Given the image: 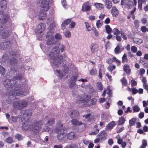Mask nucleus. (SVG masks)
Wrapping results in <instances>:
<instances>
[{
    "label": "nucleus",
    "instance_id": "49",
    "mask_svg": "<svg viewBox=\"0 0 148 148\" xmlns=\"http://www.w3.org/2000/svg\"><path fill=\"white\" fill-rule=\"evenodd\" d=\"M124 121L125 119L124 117H123L121 116L119 121V125H121L123 124L124 123Z\"/></svg>",
    "mask_w": 148,
    "mask_h": 148
},
{
    "label": "nucleus",
    "instance_id": "6",
    "mask_svg": "<svg viewBox=\"0 0 148 148\" xmlns=\"http://www.w3.org/2000/svg\"><path fill=\"white\" fill-rule=\"evenodd\" d=\"M27 104V102L26 100H21L19 102L15 101L14 103H13V106L15 109L21 110L26 107Z\"/></svg>",
    "mask_w": 148,
    "mask_h": 148
},
{
    "label": "nucleus",
    "instance_id": "1",
    "mask_svg": "<svg viewBox=\"0 0 148 148\" xmlns=\"http://www.w3.org/2000/svg\"><path fill=\"white\" fill-rule=\"evenodd\" d=\"M27 89L28 86L26 84H23L22 86L20 84L16 85L14 89L10 90V96L6 99V102L8 104L14 103L16 99L15 96L26 95Z\"/></svg>",
    "mask_w": 148,
    "mask_h": 148
},
{
    "label": "nucleus",
    "instance_id": "16",
    "mask_svg": "<svg viewBox=\"0 0 148 148\" xmlns=\"http://www.w3.org/2000/svg\"><path fill=\"white\" fill-rule=\"evenodd\" d=\"M71 123L72 125L75 126H79L82 125H84V127L85 128L86 124L83 123L82 121H79L75 119H73L71 120Z\"/></svg>",
    "mask_w": 148,
    "mask_h": 148
},
{
    "label": "nucleus",
    "instance_id": "28",
    "mask_svg": "<svg viewBox=\"0 0 148 148\" xmlns=\"http://www.w3.org/2000/svg\"><path fill=\"white\" fill-rule=\"evenodd\" d=\"M8 56L6 54H4L2 57L0 58V62L3 63L5 62L9 58Z\"/></svg>",
    "mask_w": 148,
    "mask_h": 148
},
{
    "label": "nucleus",
    "instance_id": "5",
    "mask_svg": "<svg viewBox=\"0 0 148 148\" xmlns=\"http://www.w3.org/2000/svg\"><path fill=\"white\" fill-rule=\"evenodd\" d=\"M16 80L12 79H7L5 80L3 82V85L5 87L9 88H14L13 89H14L15 87L17 84H16ZM23 84H20L22 86ZM17 84V85H18Z\"/></svg>",
    "mask_w": 148,
    "mask_h": 148
},
{
    "label": "nucleus",
    "instance_id": "7",
    "mask_svg": "<svg viewBox=\"0 0 148 148\" xmlns=\"http://www.w3.org/2000/svg\"><path fill=\"white\" fill-rule=\"evenodd\" d=\"M0 36L1 39H4L9 37L11 35L10 30L5 29L2 26L0 27Z\"/></svg>",
    "mask_w": 148,
    "mask_h": 148
},
{
    "label": "nucleus",
    "instance_id": "15",
    "mask_svg": "<svg viewBox=\"0 0 148 148\" xmlns=\"http://www.w3.org/2000/svg\"><path fill=\"white\" fill-rule=\"evenodd\" d=\"M10 42L6 40H4L2 42L0 45V49L1 50L5 49L9 47Z\"/></svg>",
    "mask_w": 148,
    "mask_h": 148
},
{
    "label": "nucleus",
    "instance_id": "62",
    "mask_svg": "<svg viewBox=\"0 0 148 148\" xmlns=\"http://www.w3.org/2000/svg\"><path fill=\"white\" fill-rule=\"evenodd\" d=\"M75 25V23L73 21H71V24L69 25V27H70L71 28H74Z\"/></svg>",
    "mask_w": 148,
    "mask_h": 148
},
{
    "label": "nucleus",
    "instance_id": "40",
    "mask_svg": "<svg viewBox=\"0 0 148 148\" xmlns=\"http://www.w3.org/2000/svg\"><path fill=\"white\" fill-rule=\"evenodd\" d=\"M112 32L114 35L116 36L118 35L120 33L121 34V31H119L116 28H114L112 30Z\"/></svg>",
    "mask_w": 148,
    "mask_h": 148
},
{
    "label": "nucleus",
    "instance_id": "35",
    "mask_svg": "<svg viewBox=\"0 0 148 148\" xmlns=\"http://www.w3.org/2000/svg\"><path fill=\"white\" fill-rule=\"evenodd\" d=\"M105 28L106 32L108 34H111L112 30L109 25H106L105 26Z\"/></svg>",
    "mask_w": 148,
    "mask_h": 148
},
{
    "label": "nucleus",
    "instance_id": "9",
    "mask_svg": "<svg viewBox=\"0 0 148 148\" xmlns=\"http://www.w3.org/2000/svg\"><path fill=\"white\" fill-rule=\"evenodd\" d=\"M40 6L42 8V10L44 11H47L49 9V0H39Z\"/></svg>",
    "mask_w": 148,
    "mask_h": 148
},
{
    "label": "nucleus",
    "instance_id": "3",
    "mask_svg": "<svg viewBox=\"0 0 148 148\" xmlns=\"http://www.w3.org/2000/svg\"><path fill=\"white\" fill-rule=\"evenodd\" d=\"M60 53L59 48L56 46L51 50L49 54L50 62L55 66H59V64L62 62L63 57L62 56H59Z\"/></svg>",
    "mask_w": 148,
    "mask_h": 148
},
{
    "label": "nucleus",
    "instance_id": "21",
    "mask_svg": "<svg viewBox=\"0 0 148 148\" xmlns=\"http://www.w3.org/2000/svg\"><path fill=\"white\" fill-rule=\"evenodd\" d=\"M18 60L15 57L11 58L9 60L10 64L13 66H15L17 63Z\"/></svg>",
    "mask_w": 148,
    "mask_h": 148
},
{
    "label": "nucleus",
    "instance_id": "2",
    "mask_svg": "<svg viewBox=\"0 0 148 148\" xmlns=\"http://www.w3.org/2000/svg\"><path fill=\"white\" fill-rule=\"evenodd\" d=\"M42 125L41 121L35 120L33 122L24 123L22 125L21 128L24 131L28 130L32 131L34 134L37 135L40 131Z\"/></svg>",
    "mask_w": 148,
    "mask_h": 148
},
{
    "label": "nucleus",
    "instance_id": "54",
    "mask_svg": "<svg viewBox=\"0 0 148 148\" xmlns=\"http://www.w3.org/2000/svg\"><path fill=\"white\" fill-rule=\"evenodd\" d=\"M113 58L114 60L113 62H115L118 65H119L121 64V61L117 59L116 57H113Z\"/></svg>",
    "mask_w": 148,
    "mask_h": 148
},
{
    "label": "nucleus",
    "instance_id": "42",
    "mask_svg": "<svg viewBox=\"0 0 148 148\" xmlns=\"http://www.w3.org/2000/svg\"><path fill=\"white\" fill-rule=\"evenodd\" d=\"M15 137L18 141H21L23 139V137L19 134H16L15 135Z\"/></svg>",
    "mask_w": 148,
    "mask_h": 148
},
{
    "label": "nucleus",
    "instance_id": "8",
    "mask_svg": "<svg viewBox=\"0 0 148 148\" xmlns=\"http://www.w3.org/2000/svg\"><path fill=\"white\" fill-rule=\"evenodd\" d=\"M96 101L97 100L95 98H93L90 100H88V99H82L79 100H78L77 102L79 103H85V106L88 107L95 105Z\"/></svg>",
    "mask_w": 148,
    "mask_h": 148
},
{
    "label": "nucleus",
    "instance_id": "13",
    "mask_svg": "<svg viewBox=\"0 0 148 148\" xmlns=\"http://www.w3.org/2000/svg\"><path fill=\"white\" fill-rule=\"evenodd\" d=\"M90 47V51L92 54H93L95 52H97L96 56H99V55L97 53L98 51L99 46L96 43H92L91 44Z\"/></svg>",
    "mask_w": 148,
    "mask_h": 148
},
{
    "label": "nucleus",
    "instance_id": "30",
    "mask_svg": "<svg viewBox=\"0 0 148 148\" xmlns=\"http://www.w3.org/2000/svg\"><path fill=\"white\" fill-rule=\"evenodd\" d=\"M0 6L2 8L5 9L7 6V3L6 0H3L0 2Z\"/></svg>",
    "mask_w": 148,
    "mask_h": 148
},
{
    "label": "nucleus",
    "instance_id": "17",
    "mask_svg": "<svg viewBox=\"0 0 148 148\" xmlns=\"http://www.w3.org/2000/svg\"><path fill=\"white\" fill-rule=\"evenodd\" d=\"M71 18H68L64 21L62 23L61 27L62 29L64 30L65 28V25H68L71 22Z\"/></svg>",
    "mask_w": 148,
    "mask_h": 148
},
{
    "label": "nucleus",
    "instance_id": "57",
    "mask_svg": "<svg viewBox=\"0 0 148 148\" xmlns=\"http://www.w3.org/2000/svg\"><path fill=\"white\" fill-rule=\"evenodd\" d=\"M121 36L125 40L127 39L126 36L125 34V33L124 31L121 30Z\"/></svg>",
    "mask_w": 148,
    "mask_h": 148
},
{
    "label": "nucleus",
    "instance_id": "43",
    "mask_svg": "<svg viewBox=\"0 0 148 148\" xmlns=\"http://www.w3.org/2000/svg\"><path fill=\"white\" fill-rule=\"evenodd\" d=\"M132 110L134 112H137L140 110V108L137 105H135L132 107Z\"/></svg>",
    "mask_w": 148,
    "mask_h": 148
},
{
    "label": "nucleus",
    "instance_id": "26",
    "mask_svg": "<svg viewBox=\"0 0 148 148\" xmlns=\"http://www.w3.org/2000/svg\"><path fill=\"white\" fill-rule=\"evenodd\" d=\"M67 138L70 140L73 139L75 137V135L73 132H71L66 134Z\"/></svg>",
    "mask_w": 148,
    "mask_h": 148
},
{
    "label": "nucleus",
    "instance_id": "27",
    "mask_svg": "<svg viewBox=\"0 0 148 148\" xmlns=\"http://www.w3.org/2000/svg\"><path fill=\"white\" fill-rule=\"evenodd\" d=\"M117 143L121 145L123 148H125L126 145V143L125 142H123V140L120 138H118Z\"/></svg>",
    "mask_w": 148,
    "mask_h": 148
},
{
    "label": "nucleus",
    "instance_id": "61",
    "mask_svg": "<svg viewBox=\"0 0 148 148\" xmlns=\"http://www.w3.org/2000/svg\"><path fill=\"white\" fill-rule=\"evenodd\" d=\"M98 77L100 79H101L102 78V70L101 69H100L99 70V75Z\"/></svg>",
    "mask_w": 148,
    "mask_h": 148
},
{
    "label": "nucleus",
    "instance_id": "4",
    "mask_svg": "<svg viewBox=\"0 0 148 148\" xmlns=\"http://www.w3.org/2000/svg\"><path fill=\"white\" fill-rule=\"evenodd\" d=\"M63 124L62 121H58L56 123L55 129L56 133L57 134L58 139L60 141L63 140L66 137L67 130L65 127H63Z\"/></svg>",
    "mask_w": 148,
    "mask_h": 148
},
{
    "label": "nucleus",
    "instance_id": "29",
    "mask_svg": "<svg viewBox=\"0 0 148 148\" xmlns=\"http://www.w3.org/2000/svg\"><path fill=\"white\" fill-rule=\"evenodd\" d=\"M55 123V119L52 118L50 119L46 123L45 125L47 126L51 125Z\"/></svg>",
    "mask_w": 148,
    "mask_h": 148
},
{
    "label": "nucleus",
    "instance_id": "11",
    "mask_svg": "<svg viewBox=\"0 0 148 148\" xmlns=\"http://www.w3.org/2000/svg\"><path fill=\"white\" fill-rule=\"evenodd\" d=\"M46 25L43 23L39 24L35 29V32L36 34H39L42 33L45 30Z\"/></svg>",
    "mask_w": 148,
    "mask_h": 148
},
{
    "label": "nucleus",
    "instance_id": "33",
    "mask_svg": "<svg viewBox=\"0 0 148 148\" xmlns=\"http://www.w3.org/2000/svg\"><path fill=\"white\" fill-rule=\"evenodd\" d=\"M54 32L53 29H50L49 31L47 32L46 35V38H49L51 36Z\"/></svg>",
    "mask_w": 148,
    "mask_h": 148
},
{
    "label": "nucleus",
    "instance_id": "46",
    "mask_svg": "<svg viewBox=\"0 0 148 148\" xmlns=\"http://www.w3.org/2000/svg\"><path fill=\"white\" fill-rule=\"evenodd\" d=\"M96 7L99 10H101L103 8L102 6L103 5L99 3H96L95 4Z\"/></svg>",
    "mask_w": 148,
    "mask_h": 148
},
{
    "label": "nucleus",
    "instance_id": "14",
    "mask_svg": "<svg viewBox=\"0 0 148 148\" xmlns=\"http://www.w3.org/2000/svg\"><path fill=\"white\" fill-rule=\"evenodd\" d=\"M32 114V111L30 109L26 110L23 114V118L25 120H28L31 116Z\"/></svg>",
    "mask_w": 148,
    "mask_h": 148
},
{
    "label": "nucleus",
    "instance_id": "45",
    "mask_svg": "<svg viewBox=\"0 0 148 148\" xmlns=\"http://www.w3.org/2000/svg\"><path fill=\"white\" fill-rule=\"evenodd\" d=\"M78 77V75H76L75 76H73L71 77L70 80L72 81V82L75 83L77 80Z\"/></svg>",
    "mask_w": 148,
    "mask_h": 148
},
{
    "label": "nucleus",
    "instance_id": "41",
    "mask_svg": "<svg viewBox=\"0 0 148 148\" xmlns=\"http://www.w3.org/2000/svg\"><path fill=\"white\" fill-rule=\"evenodd\" d=\"M23 78V76L22 75L20 74H18L16 76L14 77L13 78L12 80H21Z\"/></svg>",
    "mask_w": 148,
    "mask_h": 148
},
{
    "label": "nucleus",
    "instance_id": "56",
    "mask_svg": "<svg viewBox=\"0 0 148 148\" xmlns=\"http://www.w3.org/2000/svg\"><path fill=\"white\" fill-rule=\"evenodd\" d=\"M136 121V119L133 118L130 120V126H132L135 124V122Z\"/></svg>",
    "mask_w": 148,
    "mask_h": 148
},
{
    "label": "nucleus",
    "instance_id": "52",
    "mask_svg": "<svg viewBox=\"0 0 148 148\" xmlns=\"http://www.w3.org/2000/svg\"><path fill=\"white\" fill-rule=\"evenodd\" d=\"M115 68L116 67L114 65H111L108 66V69L110 71L112 72Z\"/></svg>",
    "mask_w": 148,
    "mask_h": 148
},
{
    "label": "nucleus",
    "instance_id": "22",
    "mask_svg": "<svg viewBox=\"0 0 148 148\" xmlns=\"http://www.w3.org/2000/svg\"><path fill=\"white\" fill-rule=\"evenodd\" d=\"M79 112L77 110H73L71 112L70 116L71 118H77Z\"/></svg>",
    "mask_w": 148,
    "mask_h": 148
},
{
    "label": "nucleus",
    "instance_id": "53",
    "mask_svg": "<svg viewBox=\"0 0 148 148\" xmlns=\"http://www.w3.org/2000/svg\"><path fill=\"white\" fill-rule=\"evenodd\" d=\"M102 23L101 22L100 20H98L97 21L96 26L98 28H99L101 27L102 25Z\"/></svg>",
    "mask_w": 148,
    "mask_h": 148
},
{
    "label": "nucleus",
    "instance_id": "64",
    "mask_svg": "<svg viewBox=\"0 0 148 148\" xmlns=\"http://www.w3.org/2000/svg\"><path fill=\"white\" fill-rule=\"evenodd\" d=\"M64 35L66 37L69 38L71 36V33L70 32L67 31L65 32Z\"/></svg>",
    "mask_w": 148,
    "mask_h": 148
},
{
    "label": "nucleus",
    "instance_id": "34",
    "mask_svg": "<svg viewBox=\"0 0 148 148\" xmlns=\"http://www.w3.org/2000/svg\"><path fill=\"white\" fill-rule=\"evenodd\" d=\"M89 73L91 75H95L97 73V70L95 68L93 67L90 71Z\"/></svg>",
    "mask_w": 148,
    "mask_h": 148
},
{
    "label": "nucleus",
    "instance_id": "12",
    "mask_svg": "<svg viewBox=\"0 0 148 148\" xmlns=\"http://www.w3.org/2000/svg\"><path fill=\"white\" fill-rule=\"evenodd\" d=\"M124 7L123 12L125 14L127 15V17L128 19H130V0H125L124 2Z\"/></svg>",
    "mask_w": 148,
    "mask_h": 148
},
{
    "label": "nucleus",
    "instance_id": "55",
    "mask_svg": "<svg viewBox=\"0 0 148 148\" xmlns=\"http://www.w3.org/2000/svg\"><path fill=\"white\" fill-rule=\"evenodd\" d=\"M6 142L10 144H11L13 142V139L10 137H9L6 139Z\"/></svg>",
    "mask_w": 148,
    "mask_h": 148
},
{
    "label": "nucleus",
    "instance_id": "59",
    "mask_svg": "<svg viewBox=\"0 0 148 148\" xmlns=\"http://www.w3.org/2000/svg\"><path fill=\"white\" fill-rule=\"evenodd\" d=\"M145 70L143 68H141L140 69L139 74L140 76H143V74L145 73Z\"/></svg>",
    "mask_w": 148,
    "mask_h": 148
},
{
    "label": "nucleus",
    "instance_id": "37",
    "mask_svg": "<svg viewBox=\"0 0 148 148\" xmlns=\"http://www.w3.org/2000/svg\"><path fill=\"white\" fill-rule=\"evenodd\" d=\"M91 34L93 35L96 37H97L98 36V32L95 28L93 27L92 29Z\"/></svg>",
    "mask_w": 148,
    "mask_h": 148
},
{
    "label": "nucleus",
    "instance_id": "63",
    "mask_svg": "<svg viewBox=\"0 0 148 148\" xmlns=\"http://www.w3.org/2000/svg\"><path fill=\"white\" fill-rule=\"evenodd\" d=\"M55 37L56 39L60 40L62 38V37L60 34L59 33H57L55 35Z\"/></svg>",
    "mask_w": 148,
    "mask_h": 148
},
{
    "label": "nucleus",
    "instance_id": "60",
    "mask_svg": "<svg viewBox=\"0 0 148 148\" xmlns=\"http://www.w3.org/2000/svg\"><path fill=\"white\" fill-rule=\"evenodd\" d=\"M131 50L133 53H135L137 50V48L135 46H132L131 48Z\"/></svg>",
    "mask_w": 148,
    "mask_h": 148
},
{
    "label": "nucleus",
    "instance_id": "20",
    "mask_svg": "<svg viewBox=\"0 0 148 148\" xmlns=\"http://www.w3.org/2000/svg\"><path fill=\"white\" fill-rule=\"evenodd\" d=\"M56 43V41L53 37H51L50 38H49L47 41V44L48 45H53Z\"/></svg>",
    "mask_w": 148,
    "mask_h": 148
},
{
    "label": "nucleus",
    "instance_id": "32",
    "mask_svg": "<svg viewBox=\"0 0 148 148\" xmlns=\"http://www.w3.org/2000/svg\"><path fill=\"white\" fill-rule=\"evenodd\" d=\"M87 3L88 4L89 3L87 1L86 2V3H85L84 4V7L85 8V10L86 11H89L91 9V6L87 4Z\"/></svg>",
    "mask_w": 148,
    "mask_h": 148
},
{
    "label": "nucleus",
    "instance_id": "51",
    "mask_svg": "<svg viewBox=\"0 0 148 148\" xmlns=\"http://www.w3.org/2000/svg\"><path fill=\"white\" fill-rule=\"evenodd\" d=\"M85 24L86 28L87 29V31H90L92 29L90 25H89L88 23L87 22H85Z\"/></svg>",
    "mask_w": 148,
    "mask_h": 148
},
{
    "label": "nucleus",
    "instance_id": "58",
    "mask_svg": "<svg viewBox=\"0 0 148 148\" xmlns=\"http://www.w3.org/2000/svg\"><path fill=\"white\" fill-rule=\"evenodd\" d=\"M131 90L132 94L133 95H135L138 92V90L134 88H131Z\"/></svg>",
    "mask_w": 148,
    "mask_h": 148
},
{
    "label": "nucleus",
    "instance_id": "47",
    "mask_svg": "<svg viewBox=\"0 0 148 148\" xmlns=\"http://www.w3.org/2000/svg\"><path fill=\"white\" fill-rule=\"evenodd\" d=\"M142 144L140 146V148H145L147 145V142L145 140H143L142 141Z\"/></svg>",
    "mask_w": 148,
    "mask_h": 148
},
{
    "label": "nucleus",
    "instance_id": "36",
    "mask_svg": "<svg viewBox=\"0 0 148 148\" xmlns=\"http://www.w3.org/2000/svg\"><path fill=\"white\" fill-rule=\"evenodd\" d=\"M133 40L135 43L138 45L140 44L143 42V40L142 39L137 38H134Z\"/></svg>",
    "mask_w": 148,
    "mask_h": 148
},
{
    "label": "nucleus",
    "instance_id": "31",
    "mask_svg": "<svg viewBox=\"0 0 148 148\" xmlns=\"http://www.w3.org/2000/svg\"><path fill=\"white\" fill-rule=\"evenodd\" d=\"M123 69L127 74H130V66L126 64H125L123 66Z\"/></svg>",
    "mask_w": 148,
    "mask_h": 148
},
{
    "label": "nucleus",
    "instance_id": "23",
    "mask_svg": "<svg viewBox=\"0 0 148 148\" xmlns=\"http://www.w3.org/2000/svg\"><path fill=\"white\" fill-rule=\"evenodd\" d=\"M105 0V5L108 9H110L112 7V3L111 1L110 0Z\"/></svg>",
    "mask_w": 148,
    "mask_h": 148
},
{
    "label": "nucleus",
    "instance_id": "24",
    "mask_svg": "<svg viewBox=\"0 0 148 148\" xmlns=\"http://www.w3.org/2000/svg\"><path fill=\"white\" fill-rule=\"evenodd\" d=\"M47 13L40 12L38 16L39 19L41 20H44L46 18Z\"/></svg>",
    "mask_w": 148,
    "mask_h": 148
},
{
    "label": "nucleus",
    "instance_id": "48",
    "mask_svg": "<svg viewBox=\"0 0 148 148\" xmlns=\"http://www.w3.org/2000/svg\"><path fill=\"white\" fill-rule=\"evenodd\" d=\"M5 73V69L1 65H0V74L3 75Z\"/></svg>",
    "mask_w": 148,
    "mask_h": 148
},
{
    "label": "nucleus",
    "instance_id": "19",
    "mask_svg": "<svg viewBox=\"0 0 148 148\" xmlns=\"http://www.w3.org/2000/svg\"><path fill=\"white\" fill-rule=\"evenodd\" d=\"M116 125V123L115 121H112L107 125L106 128L108 130H111Z\"/></svg>",
    "mask_w": 148,
    "mask_h": 148
},
{
    "label": "nucleus",
    "instance_id": "38",
    "mask_svg": "<svg viewBox=\"0 0 148 148\" xmlns=\"http://www.w3.org/2000/svg\"><path fill=\"white\" fill-rule=\"evenodd\" d=\"M97 88L100 90H102L103 89V86L101 82H98L97 84Z\"/></svg>",
    "mask_w": 148,
    "mask_h": 148
},
{
    "label": "nucleus",
    "instance_id": "44",
    "mask_svg": "<svg viewBox=\"0 0 148 148\" xmlns=\"http://www.w3.org/2000/svg\"><path fill=\"white\" fill-rule=\"evenodd\" d=\"M122 63L127 62L128 59L126 54L124 53L122 56Z\"/></svg>",
    "mask_w": 148,
    "mask_h": 148
},
{
    "label": "nucleus",
    "instance_id": "39",
    "mask_svg": "<svg viewBox=\"0 0 148 148\" xmlns=\"http://www.w3.org/2000/svg\"><path fill=\"white\" fill-rule=\"evenodd\" d=\"M121 44H119L114 49V52L116 54H118L119 53L121 50Z\"/></svg>",
    "mask_w": 148,
    "mask_h": 148
},
{
    "label": "nucleus",
    "instance_id": "25",
    "mask_svg": "<svg viewBox=\"0 0 148 148\" xmlns=\"http://www.w3.org/2000/svg\"><path fill=\"white\" fill-rule=\"evenodd\" d=\"M106 134V132L105 131L103 130L97 136L100 139L102 140L105 137Z\"/></svg>",
    "mask_w": 148,
    "mask_h": 148
},
{
    "label": "nucleus",
    "instance_id": "50",
    "mask_svg": "<svg viewBox=\"0 0 148 148\" xmlns=\"http://www.w3.org/2000/svg\"><path fill=\"white\" fill-rule=\"evenodd\" d=\"M121 81L123 85L124 86H126L127 84V81L125 77H123L122 79H121Z\"/></svg>",
    "mask_w": 148,
    "mask_h": 148
},
{
    "label": "nucleus",
    "instance_id": "18",
    "mask_svg": "<svg viewBox=\"0 0 148 148\" xmlns=\"http://www.w3.org/2000/svg\"><path fill=\"white\" fill-rule=\"evenodd\" d=\"M111 13L112 16L114 17H116L119 14V11L118 10L115 6H113L111 10Z\"/></svg>",
    "mask_w": 148,
    "mask_h": 148
},
{
    "label": "nucleus",
    "instance_id": "10",
    "mask_svg": "<svg viewBox=\"0 0 148 148\" xmlns=\"http://www.w3.org/2000/svg\"><path fill=\"white\" fill-rule=\"evenodd\" d=\"M10 17L7 15H5L3 10H0V22L2 24L6 23L7 22Z\"/></svg>",
    "mask_w": 148,
    "mask_h": 148
}]
</instances>
